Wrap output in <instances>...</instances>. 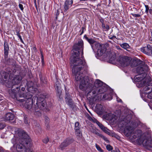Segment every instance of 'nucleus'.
Here are the masks:
<instances>
[{"label": "nucleus", "instance_id": "23", "mask_svg": "<svg viewBox=\"0 0 152 152\" xmlns=\"http://www.w3.org/2000/svg\"><path fill=\"white\" fill-rule=\"evenodd\" d=\"M109 62L111 63H113L116 59V56L114 53H111L108 57Z\"/></svg>", "mask_w": 152, "mask_h": 152}, {"label": "nucleus", "instance_id": "12", "mask_svg": "<svg viewBox=\"0 0 152 152\" xmlns=\"http://www.w3.org/2000/svg\"><path fill=\"white\" fill-rule=\"evenodd\" d=\"M148 71V66L147 64H144L137 66L136 69V72L139 75H144L145 77V74Z\"/></svg>", "mask_w": 152, "mask_h": 152}, {"label": "nucleus", "instance_id": "5", "mask_svg": "<svg viewBox=\"0 0 152 152\" xmlns=\"http://www.w3.org/2000/svg\"><path fill=\"white\" fill-rule=\"evenodd\" d=\"M84 37L86 40L91 44L92 48V45H95V47L97 50V53L99 56H102L105 52L107 48L105 45L97 43L93 39L91 38L89 39L86 35L84 36Z\"/></svg>", "mask_w": 152, "mask_h": 152}, {"label": "nucleus", "instance_id": "18", "mask_svg": "<svg viewBox=\"0 0 152 152\" xmlns=\"http://www.w3.org/2000/svg\"><path fill=\"white\" fill-rule=\"evenodd\" d=\"M73 4L72 0H66L64 6V12H66Z\"/></svg>", "mask_w": 152, "mask_h": 152}, {"label": "nucleus", "instance_id": "20", "mask_svg": "<svg viewBox=\"0 0 152 152\" xmlns=\"http://www.w3.org/2000/svg\"><path fill=\"white\" fill-rule=\"evenodd\" d=\"M19 89H20V86H19ZM25 89V88H21V90L20 91V90H19V91H18L17 93V95L16 97H15L14 98H16L17 99H19V98H18V97H19L20 98H24V97H25V95L24 94V91Z\"/></svg>", "mask_w": 152, "mask_h": 152}, {"label": "nucleus", "instance_id": "50", "mask_svg": "<svg viewBox=\"0 0 152 152\" xmlns=\"http://www.w3.org/2000/svg\"><path fill=\"white\" fill-rule=\"evenodd\" d=\"M108 95L107 94H105L103 96V97L105 99H108V97H107V96Z\"/></svg>", "mask_w": 152, "mask_h": 152}, {"label": "nucleus", "instance_id": "28", "mask_svg": "<svg viewBox=\"0 0 152 152\" xmlns=\"http://www.w3.org/2000/svg\"><path fill=\"white\" fill-rule=\"evenodd\" d=\"M120 46L123 48L126 49L129 48L130 46L129 45L126 43H124L120 45Z\"/></svg>", "mask_w": 152, "mask_h": 152}, {"label": "nucleus", "instance_id": "45", "mask_svg": "<svg viewBox=\"0 0 152 152\" xmlns=\"http://www.w3.org/2000/svg\"><path fill=\"white\" fill-rule=\"evenodd\" d=\"M86 30V28L85 27H82L80 30V31L81 33L80 34V35H81L84 32V31Z\"/></svg>", "mask_w": 152, "mask_h": 152}, {"label": "nucleus", "instance_id": "56", "mask_svg": "<svg viewBox=\"0 0 152 152\" xmlns=\"http://www.w3.org/2000/svg\"><path fill=\"white\" fill-rule=\"evenodd\" d=\"M151 38H152V39H151V40L152 41V31H151Z\"/></svg>", "mask_w": 152, "mask_h": 152}, {"label": "nucleus", "instance_id": "2", "mask_svg": "<svg viewBox=\"0 0 152 152\" xmlns=\"http://www.w3.org/2000/svg\"><path fill=\"white\" fill-rule=\"evenodd\" d=\"M11 142L13 144L10 148L12 152H34L29 136L23 130L18 129L16 131Z\"/></svg>", "mask_w": 152, "mask_h": 152}, {"label": "nucleus", "instance_id": "1", "mask_svg": "<svg viewBox=\"0 0 152 152\" xmlns=\"http://www.w3.org/2000/svg\"><path fill=\"white\" fill-rule=\"evenodd\" d=\"M83 41L79 40L78 43L73 47V53L70 58V63L73 67L72 72L77 81H80L79 88L82 91H85L90 88L92 84L88 82L87 77L83 75V70L86 69V64L83 59Z\"/></svg>", "mask_w": 152, "mask_h": 152}, {"label": "nucleus", "instance_id": "57", "mask_svg": "<svg viewBox=\"0 0 152 152\" xmlns=\"http://www.w3.org/2000/svg\"><path fill=\"white\" fill-rule=\"evenodd\" d=\"M117 101L118 102H121L122 101H121V100L120 99H119V100H117Z\"/></svg>", "mask_w": 152, "mask_h": 152}, {"label": "nucleus", "instance_id": "43", "mask_svg": "<svg viewBox=\"0 0 152 152\" xmlns=\"http://www.w3.org/2000/svg\"><path fill=\"white\" fill-rule=\"evenodd\" d=\"M131 15L135 17H139L140 16V15L139 14H135L134 13H131Z\"/></svg>", "mask_w": 152, "mask_h": 152}, {"label": "nucleus", "instance_id": "62", "mask_svg": "<svg viewBox=\"0 0 152 152\" xmlns=\"http://www.w3.org/2000/svg\"><path fill=\"white\" fill-rule=\"evenodd\" d=\"M35 1H36V0H35Z\"/></svg>", "mask_w": 152, "mask_h": 152}, {"label": "nucleus", "instance_id": "40", "mask_svg": "<svg viewBox=\"0 0 152 152\" xmlns=\"http://www.w3.org/2000/svg\"><path fill=\"white\" fill-rule=\"evenodd\" d=\"M109 39H113L114 41H115V39H117L115 36H110L109 37Z\"/></svg>", "mask_w": 152, "mask_h": 152}, {"label": "nucleus", "instance_id": "19", "mask_svg": "<svg viewBox=\"0 0 152 152\" xmlns=\"http://www.w3.org/2000/svg\"><path fill=\"white\" fill-rule=\"evenodd\" d=\"M65 97L66 102L70 107H71L73 105V103L69 94L66 93Z\"/></svg>", "mask_w": 152, "mask_h": 152}, {"label": "nucleus", "instance_id": "55", "mask_svg": "<svg viewBox=\"0 0 152 152\" xmlns=\"http://www.w3.org/2000/svg\"><path fill=\"white\" fill-rule=\"evenodd\" d=\"M105 26V24L104 23H102V28H103V27H104Z\"/></svg>", "mask_w": 152, "mask_h": 152}, {"label": "nucleus", "instance_id": "47", "mask_svg": "<svg viewBox=\"0 0 152 152\" xmlns=\"http://www.w3.org/2000/svg\"><path fill=\"white\" fill-rule=\"evenodd\" d=\"M17 35L18 37L20 39V41H23L22 39L21 38V36L20 35V34L19 33V32L17 31Z\"/></svg>", "mask_w": 152, "mask_h": 152}, {"label": "nucleus", "instance_id": "31", "mask_svg": "<svg viewBox=\"0 0 152 152\" xmlns=\"http://www.w3.org/2000/svg\"><path fill=\"white\" fill-rule=\"evenodd\" d=\"M45 124L48 129L50 128L49 125V118L47 117H45Z\"/></svg>", "mask_w": 152, "mask_h": 152}, {"label": "nucleus", "instance_id": "13", "mask_svg": "<svg viewBox=\"0 0 152 152\" xmlns=\"http://www.w3.org/2000/svg\"><path fill=\"white\" fill-rule=\"evenodd\" d=\"M103 84V82L99 80H96L95 81L94 88L98 91L97 93H102L104 92V90L102 87Z\"/></svg>", "mask_w": 152, "mask_h": 152}, {"label": "nucleus", "instance_id": "26", "mask_svg": "<svg viewBox=\"0 0 152 152\" xmlns=\"http://www.w3.org/2000/svg\"><path fill=\"white\" fill-rule=\"evenodd\" d=\"M35 131L37 134L40 133L41 132V129L40 127V126L39 124H37V125L35 127Z\"/></svg>", "mask_w": 152, "mask_h": 152}, {"label": "nucleus", "instance_id": "38", "mask_svg": "<svg viewBox=\"0 0 152 152\" xmlns=\"http://www.w3.org/2000/svg\"><path fill=\"white\" fill-rule=\"evenodd\" d=\"M102 28L105 31H108L110 29V27L108 25H106Z\"/></svg>", "mask_w": 152, "mask_h": 152}, {"label": "nucleus", "instance_id": "46", "mask_svg": "<svg viewBox=\"0 0 152 152\" xmlns=\"http://www.w3.org/2000/svg\"><path fill=\"white\" fill-rule=\"evenodd\" d=\"M59 11L58 10H56V20L57 19V17L59 14Z\"/></svg>", "mask_w": 152, "mask_h": 152}, {"label": "nucleus", "instance_id": "21", "mask_svg": "<svg viewBox=\"0 0 152 152\" xmlns=\"http://www.w3.org/2000/svg\"><path fill=\"white\" fill-rule=\"evenodd\" d=\"M97 91L94 88H93V89L91 91L88 92L87 94V96H91V98H94L96 96L97 94H100L101 93H97Z\"/></svg>", "mask_w": 152, "mask_h": 152}, {"label": "nucleus", "instance_id": "54", "mask_svg": "<svg viewBox=\"0 0 152 152\" xmlns=\"http://www.w3.org/2000/svg\"><path fill=\"white\" fill-rule=\"evenodd\" d=\"M111 152H120V151L118 150V151L113 150Z\"/></svg>", "mask_w": 152, "mask_h": 152}, {"label": "nucleus", "instance_id": "32", "mask_svg": "<svg viewBox=\"0 0 152 152\" xmlns=\"http://www.w3.org/2000/svg\"><path fill=\"white\" fill-rule=\"evenodd\" d=\"M75 130H77L80 129L79 123L77 122L75 123Z\"/></svg>", "mask_w": 152, "mask_h": 152}, {"label": "nucleus", "instance_id": "36", "mask_svg": "<svg viewBox=\"0 0 152 152\" xmlns=\"http://www.w3.org/2000/svg\"><path fill=\"white\" fill-rule=\"evenodd\" d=\"M40 81L43 84H46L47 83L46 80H45L42 76L40 77Z\"/></svg>", "mask_w": 152, "mask_h": 152}, {"label": "nucleus", "instance_id": "52", "mask_svg": "<svg viewBox=\"0 0 152 152\" xmlns=\"http://www.w3.org/2000/svg\"><path fill=\"white\" fill-rule=\"evenodd\" d=\"M99 20L100 22L102 23H102H104V20L102 18H101L99 19Z\"/></svg>", "mask_w": 152, "mask_h": 152}, {"label": "nucleus", "instance_id": "22", "mask_svg": "<svg viewBox=\"0 0 152 152\" xmlns=\"http://www.w3.org/2000/svg\"><path fill=\"white\" fill-rule=\"evenodd\" d=\"M145 76L142 75H138L135 76L134 79L135 82H139L142 81L145 78Z\"/></svg>", "mask_w": 152, "mask_h": 152}, {"label": "nucleus", "instance_id": "58", "mask_svg": "<svg viewBox=\"0 0 152 152\" xmlns=\"http://www.w3.org/2000/svg\"><path fill=\"white\" fill-rule=\"evenodd\" d=\"M109 42H110L111 43V41H109Z\"/></svg>", "mask_w": 152, "mask_h": 152}, {"label": "nucleus", "instance_id": "44", "mask_svg": "<svg viewBox=\"0 0 152 152\" xmlns=\"http://www.w3.org/2000/svg\"><path fill=\"white\" fill-rule=\"evenodd\" d=\"M5 126V124L4 123H0V129H3Z\"/></svg>", "mask_w": 152, "mask_h": 152}, {"label": "nucleus", "instance_id": "61", "mask_svg": "<svg viewBox=\"0 0 152 152\" xmlns=\"http://www.w3.org/2000/svg\"><path fill=\"white\" fill-rule=\"evenodd\" d=\"M34 49H35V47H34Z\"/></svg>", "mask_w": 152, "mask_h": 152}, {"label": "nucleus", "instance_id": "6", "mask_svg": "<svg viewBox=\"0 0 152 152\" xmlns=\"http://www.w3.org/2000/svg\"><path fill=\"white\" fill-rule=\"evenodd\" d=\"M151 136L148 132H145L141 135L138 140V142L142 143L145 146L152 148V140Z\"/></svg>", "mask_w": 152, "mask_h": 152}, {"label": "nucleus", "instance_id": "17", "mask_svg": "<svg viewBox=\"0 0 152 152\" xmlns=\"http://www.w3.org/2000/svg\"><path fill=\"white\" fill-rule=\"evenodd\" d=\"M14 118L15 116L13 113H8L5 114L4 118L5 121H10L14 120Z\"/></svg>", "mask_w": 152, "mask_h": 152}, {"label": "nucleus", "instance_id": "14", "mask_svg": "<svg viewBox=\"0 0 152 152\" xmlns=\"http://www.w3.org/2000/svg\"><path fill=\"white\" fill-rule=\"evenodd\" d=\"M10 71H9V73L2 71L1 73V79L3 80L4 82H3L1 80L0 81L1 82L3 83H7L8 82V80L9 79L11 75Z\"/></svg>", "mask_w": 152, "mask_h": 152}, {"label": "nucleus", "instance_id": "41", "mask_svg": "<svg viewBox=\"0 0 152 152\" xmlns=\"http://www.w3.org/2000/svg\"><path fill=\"white\" fill-rule=\"evenodd\" d=\"M43 142L45 144L47 143L49 141V139L48 137L45 138L42 140Z\"/></svg>", "mask_w": 152, "mask_h": 152}, {"label": "nucleus", "instance_id": "34", "mask_svg": "<svg viewBox=\"0 0 152 152\" xmlns=\"http://www.w3.org/2000/svg\"><path fill=\"white\" fill-rule=\"evenodd\" d=\"M99 136L102 138L104 141H106L107 142H108V140H107V138L105 137V136L101 134H100Z\"/></svg>", "mask_w": 152, "mask_h": 152}, {"label": "nucleus", "instance_id": "33", "mask_svg": "<svg viewBox=\"0 0 152 152\" xmlns=\"http://www.w3.org/2000/svg\"><path fill=\"white\" fill-rule=\"evenodd\" d=\"M95 146L99 152H103V150L97 144H95Z\"/></svg>", "mask_w": 152, "mask_h": 152}, {"label": "nucleus", "instance_id": "10", "mask_svg": "<svg viewBox=\"0 0 152 152\" xmlns=\"http://www.w3.org/2000/svg\"><path fill=\"white\" fill-rule=\"evenodd\" d=\"M134 126H127L125 129H124V132L127 136H129L131 135L134 139L136 138L139 136V134H137V133H139L141 132L140 130H136L134 132L135 133H134L133 131L134 127Z\"/></svg>", "mask_w": 152, "mask_h": 152}, {"label": "nucleus", "instance_id": "42", "mask_svg": "<svg viewBox=\"0 0 152 152\" xmlns=\"http://www.w3.org/2000/svg\"><path fill=\"white\" fill-rule=\"evenodd\" d=\"M41 61L42 63V65H44V58L43 55L42 53V52H41Z\"/></svg>", "mask_w": 152, "mask_h": 152}, {"label": "nucleus", "instance_id": "7", "mask_svg": "<svg viewBox=\"0 0 152 152\" xmlns=\"http://www.w3.org/2000/svg\"><path fill=\"white\" fill-rule=\"evenodd\" d=\"M132 61V58L129 57L124 56L120 57L119 63L123 67H125L130 64L132 67H134L137 65V62L135 61Z\"/></svg>", "mask_w": 152, "mask_h": 152}, {"label": "nucleus", "instance_id": "60", "mask_svg": "<svg viewBox=\"0 0 152 152\" xmlns=\"http://www.w3.org/2000/svg\"><path fill=\"white\" fill-rule=\"evenodd\" d=\"M34 49H35V47H34Z\"/></svg>", "mask_w": 152, "mask_h": 152}, {"label": "nucleus", "instance_id": "49", "mask_svg": "<svg viewBox=\"0 0 152 152\" xmlns=\"http://www.w3.org/2000/svg\"><path fill=\"white\" fill-rule=\"evenodd\" d=\"M145 12H146V13H147L148 12V10H149V7L148 5H145Z\"/></svg>", "mask_w": 152, "mask_h": 152}, {"label": "nucleus", "instance_id": "8", "mask_svg": "<svg viewBox=\"0 0 152 152\" xmlns=\"http://www.w3.org/2000/svg\"><path fill=\"white\" fill-rule=\"evenodd\" d=\"M32 96L31 94L29 93H27L26 95V97H24V98L18 99V100L21 102H23L25 101L24 104L25 107L28 110H31V111H32V109L33 107H32L33 102L32 100L31 99Z\"/></svg>", "mask_w": 152, "mask_h": 152}, {"label": "nucleus", "instance_id": "16", "mask_svg": "<svg viewBox=\"0 0 152 152\" xmlns=\"http://www.w3.org/2000/svg\"><path fill=\"white\" fill-rule=\"evenodd\" d=\"M72 142V140L67 138L61 143L59 146L61 150H63Z\"/></svg>", "mask_w": 152, "mask_h": 152}, {"label": "nucleus", "instance_id": "25", "mask_svg": "<svg viewBox=\"0 0 152 152\" xmlns=\"http://www.w3.org/2000/svg\"><path fill=\"white\" fill-rule=\"evenodd\" d=\"M90 131L93 133L99 136L100 134L98 132V130L95 127L91 128L90 129Z\"/></svg>", "mask_w": 152, "mask_h": 152}, {"label": "nucleus", "instance_id": "51", "mask_svg": "<svg viewBox=\"0 0 152 152\" xmlns=\"http://www.w3.org/2000/svg\"><path fill=\"white\" fill-rule=\"evenodd\" d=\"M19 8L22 10H23V6L22 4H19Z\"/></svg>", "mask_w": 152, "mask_h": 152}, {"label": "nucleus", "instance_id": "37", "mask_svg": "<svg viewBox=\"0 0 152 152\" xmlns=\"http://www.w3.org/2000/svg\"><path fill=\"white\" fill-rule=\"evenodd\" d=\"M106 148L109 151L113 149V148H112V146H111L110 145H107L106 146Z\"/></svg>", "mask_w": 152, "mask_h": 152}, {"label": "nucleus", "instance_id": "3", "mask_svg": "<svg viewBox=\"0 0 152 152\" xmlns=\"http://www.w3.org/2000/svg\"><path fill=\"white\" fill-rule=\"evenodd\" d=\"M22 79V77L20 75L16 76L12 80L13 85L11 89L9 91L10 96L12 98H14L17 94L18 91L19 90V86L18 85Z\"/></svg>", "mask_w": 152, "mask_h": 152}, {"label": "nucleus", "instance_id": "39", "mask_svg": "<svg viewBox=\"0 0 152 152\" xmlns=\"http://www.w3.org/2000/svg\"><path fill=\"white\" fill-rule=\"evenodd\" d=\"M95 123L97 124L99 126V127L101 128L103 125L102 124L100 123L97 120H95Z\"/></svg>", "mask_w": 152, "mask_h": 152}, {"label": "nucleus", "instance_id": "53", "mask_svg": "<svg viewBox=\"0 0 152 152\" xmlns=\"http://www.w3.org/2000/svg\"><path fill=\"white\" fill-rule=\"evenodd\" d=\"M0 152H5L4 149L1 147H0Z\"/></svg>", "mask_w": 152, "mask_h": 152}, {"label": "nucleus", "instance_id": "11", "mask_svg": "<svg viewBox=\"0 0 152 152\" xmlns=\"http://www.w3.org/2000/svg\"><path fill=\"white\" fill-rule=\"evenodd\" d=\"M9 50V46L7 43V42H4V53L5 63L7 65H12L15 64V61L12 58H7Z\"/></svg>", "mask_w": 152, "mask_h": 152}, {"label": "nucleus", "instance_id": "48", "mask_svg": "<svg viewBox=\"0 0 152 152\" xmlns=\"http://www.w3.org/2000/svg\"><path fill=\"white\" fill-rule=\"evenodd\" d=\"M24 121L25 124H28V119L26 116H24Z\"/></svg>", "mask_w": 152, "mask_h": 152}, {"label": "nucleus", "instance_id": "35", "mask_svg": "<svg viewBox=\"0 0 152 152\" xmlns=\"http://www.w3.org/2000/svg\"><path fill=\"white\" fill-rule=\"evenodd\" d=\"M57 82H56V85L55 86V88L57 91L58 92V93H59V90L60 88V85L59 84H58V85H57Z\"/></svg>", "mask_w": 152, "mask_h": 152}, {"label": "nucleus", "instance_id": "59", "mask_svg": "<svg viewBox=\"0 0 152 152\" xmlns=\"http://www.w3.org/2000/svg\"><path fill=\"white\" fill-rule=\"evenodd\" d=\"M109 114H108V115H109Z\"/></svg>", "mask_w": 152, "mask_h": 152}, {"label": "nucleus", "instance_id": "15", "mask_svg": "<svg viewBox=\"0 0 152 152\" xmlns=\"http://www.w3.org/2000/svg\"><path fill=\"white\" fill-rule=\"evenodd\" d=\"M141 51L148 55H152V48L149 45L141 48Z\"/></svg>", "mask_w": 152, "mask_h": 152}, {"label": "nucleus", "instance_id": "9", "mask_svg": "<svg viewBox=\"0 0 152 152\" xmlns=\"http://www.w3.org/2000/svg\"><path fill=\"white\" fill-rule=\"evenodd\" d=\"M145 80L143 81V84L142 85V86H145L143 89V91H150L148 93L147 97L148 98L151 99V102L152 103V81H150L146 83Z\"/></svg>", "mask_w": 152, "mask_h": 152}, {"label": "nucleus", "instance_id": "4", "mask_svg": "<svg viewBox=\"0 0 152 152\" xmlns=\"http://www.w3.org/2000/svg\"><path fill=\"white\" fill-rule=\"evenodd\" d=\"M46 104L45 96H39L37 97L36 104L34 105L31 111L35 115H39L40 113V110L43 109Z\"/></svg>", "mask_w": 152, "mask_h": 152}, {"label": "nucleus", "instance_id": "24", "mask_svg": "<svg viewBox=\"0 0 152 152\" xmlns=\"http://www.w3.org/2000/svg\"><path fill=\"white\" fill-rule=\"evenodd\" d=\"M33 83L31 82L30 83H28L27 84V87L28 91L29 92L33 93L32 89H33Z\"/></svg>", "mask_w": 152, "mask_h": 152}, {"label": "nucleus", "instance_id": "30", "mask_svg": "<svg viewBox=\"0 0 152 152\" xmlns=\"http://www.w3.org/2000/svg\"><path fill=\"white\" fill-rule=\"evenodd\" d=\"M100 128L107 134L108 135L110 134V132H109V130L107 128L104 127L103 125Z\"/></svg>", "mask_w": 152, "mask_h": 152}, {"label": "nucleus", "instance_id": "27", "mask_svg": "<svg viewBox=\"0 0 152 152\" xmlns=\"http://www.w3.org/2000/svg\"><path fill=\"white\" fill-rule=\"evenodd\" d=\"M75 134L77 137L78 139H80L82 136V133L80 129L75 130Z\"/></svg>", "mask_w": 152, "mask_h": 152}, {"label": "nucleus", "instance_id": "29", "mask_svg": "<svg viewBox=\"0 0 152 152\" xmlns=\"http://www.w3.org/2000/svg\"><path fill=\"white\" fill-rule=\"evenodd\" d=\"M96 108L97 110L99 112H101L103 110L102 106L100 104H97L96 105Z\"/></svg>", "mask_w": 152, "mask_h": 152}]
</instances>
